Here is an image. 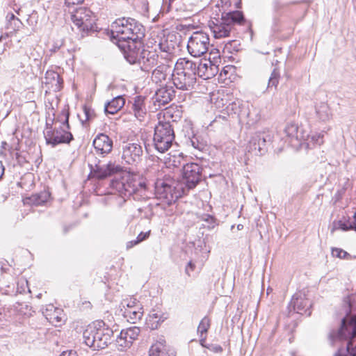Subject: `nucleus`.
<instances>
[{
  "instance_id": "19",
  "label": "nucleus",
  "mask_w": 356,
  "mask_h": 356,
  "mask_svg": "<svg viewBox=\"0 0 356 356\" xmlns=\"http://www.w3.org/2000/svg\"><path fill=\"white\" fill-rule=\"evenodd\" d=\"M172 79L174 86L179 90H189L193 88L196 82V78L188 77L178 72H173Z\"/></svg>"
},
{
  "instance_id": "12",
  "label": "nucleus",
  "mask_w": 356,
  "mask_h": 356,
  "mask_svg": "<svg viewBox=\"0 0 356 356\" xmlns=\"http://www.w3.org/2000/svg\"><path fill=\"white\" fill-rule=\"evenodd\" d=\"M289 306L292 307L293 310L298 314L307 316L311 314L310 307L312 302L305 293L298 292L295 293L292 297Z\"/></svg>"
},
{
  "instance_id": "51",
  "label": "nucleus",
  "mask_w": 356,
  "mask_h": 356,
  "mask_svg": "<svg viewBox=\"0 0 356 356\" xmlns=\"http://www.w3.org/2000/svg\"><path fill=\"white\" fill-rule=\"evenodd\" d=\"M204 347H207V348H209L216 353H220L222 350V347L219 345H211L210 346H207L204 345Z\"/></svg>"
},
{
  "instance_id": "57",
  "label": "nucleus",
  "mask_w": 356,
  "mask_h": 356,
  "mask_svg": "<svg viewBox=\"0 0 356 356\" xmlns=\"http://www.w3.org/2000/svg\"><path fill=\"white\" fill-rule=\"evenodd\" d=\"M5 168L1 161H0V179L4 174Z\"/></svg>"
},
{
  "instance_id": "40",
  "label": "nucleus",
  "mask_w": 356,
  "mask_h": 356,
  "mask_svg": "<svg viewBox=\"0 0 356 356\" xmlns=\"http://www.w3.org/2000/svg\"><path fill=\"white\" fill-rule=\"evenodd\" d=\"M261 134H262L264 140H261L259 142H258L259 152H260V154H264L266 151L265 147L266 143L270 142L271 140V136L269 134L266 133H261Z\"/></svg>"
},
{
  "instance_id": "23",
  "label": "nucleus",
  "mask_w": 356,
  "mask_h": 356,
  "mask_svg": "<svg viewBox=\"0 0 356 356\" xmlns=\"http://www.w3.org/2000/svg\"><path fill=\"white\" fill-rule=\"evenodd\" d=\"M43 83L48 85V88L54 91L60 90L62 85V79L54 71H47L45 74Z\"/></svg>"
},
{
  "instance_id": "28",
  "label": "nucleus",
  "mask_w": 356,
  "mask_h": 356,
  "mask_svg": "<svg viewBox=\"0 0 356 356\" xmlns=\"http://www.w3.org/2000/svg\"><path fill=\"white\" fill-rule=\"evenodd\" d=\"M165 318L163 314L152 310L147 318L146 323L151 330H155L158 328L159 325L164 321Z\"/></svg>"
},
{
  "instance_id": "54",
  "label": "nucleus",
  "mask_w": 356,
  "mask_h": 356,
  "mask_svg": "<svg viewBox=\"0 0 356 356\" xmlns=\"http://www.w3.org/2000/svg\"><path fill=\"white\" fill-rule=\"evenodd\" d=\"M139 243H140V241H138V239L136 238V240H133V241H129L127 243V249H129V248H133L134 245L138 244Z\"/></svg>"
},
{
  "instance_id": "35",
  "label": "nucleus",
  "mask_w": 356,
  "mask_h": 356,
  "mask_svg": "<svg viewBox=\"0 0 356 356\" xmlns=\"http://www.w3.org/2000/svg\"><path fill=\"white\" fill-rule=\"evenodd\" d=\"M50 198V193L47 191H43L39 193L33 195L30 200L35 205H42L47 202Z\"/></svg>"
},
{
  "instance_id": "43",
  "label": "nucleus",
  "mask_w": 356,
  "mask_h": 356,
  "mask_svg": "<svg viewBox=\"0 0 356 356\" xmlns=\"http://www.w3.org/2000/svg\"><path fill=\"white\" fill-rule=\"evenodd\" d=\"M21 25V21L19 19H15V21H10V23H7L6 29H10V32L16 31L19 29Z\"/></svg>"
},
{
  "instance_id": "9",
  "label": "nucleus",
  "mask_w": 356,
  "mask_h": 356,
  "mask_svg": "<svg viewBox=\"0 0 356 356\" xmlns=\"http://www.w3.org/2000/svg\"><path fill=\"white\" fill-rule=\"evenodd\" d=\"M44 135L47 144H51L53 147L60 143H70L73 139L72 134L63 127L54 129L47 127Z\"/></svg>"
},
{
  "instance_id": "46",
  "label": "nucleus",
  "mask_w": 356,
  "mask_h": 356,
  "mask_svg": "<svg viewBox=\"0 0 356 356\" xmlns=\"http://www.w3.org/2000/svg\"><path fill=\"white\" fill-rule=\"evenodd\" d=\"M83 112H84V115H85V117H86V119H85L86 121H89V120H90L91 119L93 118V117H94V112L90 108L84 106L83 107Z\"/></svg>"
},
{
  "instance_id": "59",
  "label": "nucleus",
  "mask_w": 356,
  "mask_h": 356,
  "mask_svg": "<svg viewBox=\"0 0 356 356\" xmlns=\"http://www.w3.org/2000/svg\"><path fill=\"white\" fill-rule=\"evenodd\" d=\"M8 36V34H6L5 35H1L0 36V42L2 40L3 38H6Z\"/></svg>"
},
{
  "instance_id": "25",
  "label": "nucleus",
  "mask_w": 356,
  "mask_h": 356,
  "mask_svg": "<svg viewBox=\"0 0 356 356\" xmlns=\"http://www.w3.org/2000/svg\"><path fill=\"white\" fill-rule=\"evenodd\" d=\"M143 315V308L141 304L137 305L135 307L127 309L123 312V316L127 321L131 323H136L140 321Z\"/></svg>"
},
{
  "instance_id": "11",
  "label": "nucleus",
  "mask_w": 356,
  "mask_h": 356,
  "mask_svg": "<svg viewBox=\"0 0 356 356\" xmlns=\"http://www.w3.org/2000/svg\"><path fill=\"white\" fill-rule=\"evenodd\" d=\"M143 147L140 143L129 142L122 147V159L128 164H135L141 160Z\"/></svg>"
},
{
  "instance_id": "49",
  "label": "nucleus",
  "mask_w": 356,
  "mask_h": 356,
  "mask_svg": "<svg viewBox=\"0 0 356 356\" xmlns=\"http://www.w3.org/2000/svg\"><path fill=\"white\" fill-rule=\"evenodd\" d=\"M204 220L210 224L209 226V227H214L216 225V219L213 216L208 215Z\"/></svg>"
},
{
  "instance_id": "4",
  "label": "nucleus",
  "mask_w": 356,
  "mask_h": 356,
  "mask_svg": "<svg viewBox=\"0 0 356 356\" xmlns=\"http://www.w3.org/2000/svg\"><path fill=\"white\" fill-rule=\"evenodd\" d=\"M154 184L156 198L168 205L172 204L185 193L183 184L170 177L157 179Z\"/></svg>"
},
{
  "instance_id": "31",
  "label": "nucleus",
  "mask_w": 356,
  "mask_h": 356,
  "mask_svg": "<svg viewBox=\"0 0 356 356\" xmlns=\"http://www.w3.org/2000/svg\"><path fill=\"white\" fill-rule=\"evenodd\" d=\"M210 327V319L207 316H204L200 321L197 327V332L200 334V341L202 346H204L206 341V334Z\"/></svg>"
},
{
  "instance_id": "27",
  "label": "nucleus",
  "mask_w": 356,
  "mask_h": 356,
  "mask_svg": "<svg viewBox=\"0 0 356 356\" xmlns=\"http://www.w3.org/2000/svg\"><path fill=\"white\" fill-rule=\"evenodd\" d=\"M124 104L125 99L122 96L115 97L105 104L104 111L106 113L115 114L124 106Z\"/></svg>"
},
{
  "instance_id": "2",
  "label": "nucleus",
  "mask_w": 356,
  "mask_h": 356,
  "mask_svg": "<svg viewBox=\"0 0 356 356\" xmlns=\"http://www.w3.org/2000/svg\"><path fill=\"white\" fill-rule=\"evenodd\" d=\"M335 337L348 339L346 348H341L334 356H356V315L342 320L341 326L337 333L332 332L330 338L333 342Z\"/></svg>"
},
{
  "instance_id": "50",
  "label": "nucleus",
  "mask_w": 356,
  "mask_h": 356,
  "mask_svg": "<svg viewBox=\"0 0 356 356\" xmlns=\"http://www.w3.org/2000/svg\"><path fill=\"white\" fill-rule=\"evenodd\" d=\"M120 335H121L122 337H124L125 339V341H127V345H129L130 346H131L132 343H133V340L132 339H129L128 337V334L126 333V332L122 330L120 333Z\"/></svg>"
},
{
  "instance_id": "32",
  "label": "nucleus",
  "mask_w": 356,
  "mask_h": 356,
  "mask_svg": "<svg viewBox=\"0 0 356 356\" xmlns=\"http://www.w3.org/2000/svg\"><path fill=\"white\" fill-rule=\"evenodd\" d=\"M159 49L161 51V53H164L165 55H161V57H163L165 61L168 60H170V57L171 56V54H172L174 47L172 44H169L168 40L165 39H161L159 44Z\"/></svg>"
},
{
  "instance_id": "53",
  "label": "nucleus",
  "mask_w": 356,
  "mask_h": 356,
  "mask_svg": "<svg viewBox=\"0 0 356 356\" xmlns=\"http://www.w3.org/2000/svg\"><path fill=\"white\" fill-rule=\"evenodd\" d=\"M83 2V0H65V4L67 6L72 5L80 4Z\"/></svg>"
},
{
  "instance_id": "44",
  "label": "nucleus",
  "mask_w": 356,
  "mask_h": 356,
  "mask_svg": "<svg viewBox=\"0 0 356 356\" xmlns=\"http://www.w3.org/2000/svg\"><path fill=\"white\" fill-rule=\"evenodd\" d=\"M309 138L311 139V141L313 142L314 145H320L321 144H322L323 143V135H321V134H315L312 135L311 136H309V138H307V140L306 141L309 140Z\"/></svg>"
},
{
  "instance_id": "26",
  "label": "nucleus",
  "mask_w": 356,
  "mask_h": 356,
  "mask_svg": "<svg viewBox=\"0 0 356 356\" xmlns=\"http://www.w3.org/2000/svg\"><path fill=\"white\" fill-rule=\"evenodd\" d=\"M149 356H175L173 351L167 350L163 341H156L149 349Z\"/></svg>"
},
{
  "instance_id": "7",
  "label": "nucleus",
  "mask_w": 356,
  "mask_h": 356,
  "mask_svg": "<svg viewBox=\"0 0 356 356\" xmlns=\"http://www.w3.org/2000/svg\"><path fill=\"white\" fill-rule=\"evenodd\" d=\"M72 20L80 31L85 33L94 29L95 16L90 10L80 7L72 13Z\"/></svg>"
},
{
  "instance_id": "24",
  "label": "nucleus",
  "mask_w": 356,
  "mask_h": 356,
  "mask_svg": "<svg viewBox=\"0 0 356 356\" xmlns=\"http://www.w3.org/2000/svg\"><path fill=\"white\" fill-rule=\"evenodd\" d=\"M170 72V67L165 63H161L155 68L152 74V80L156 83H162L165 81Z\"/></svg>"
},
{
  "instance_id": "37",
  "label": "nucleus",
  "mask_w": 356,
  "mask_h": 356,
  "mask_svg": "<svg viewBox=\"0 0 356 356\" xmlns=\"http://www.w3.org/2000/svg\"><path fill=\"white\" fill-rule=\"evenodd\" d=\"M140 304L141 303L139 301H138L135 298H127L124 299L121 302V310L124 309V311H127V309L135 307V306H137V305Z\"/></svg>"
},
{
  "instance_id": "60",
  "label": "nucleus",
  "mask_w": 356,
  "mask_h": 356,
  "mask_svg": "<svg viewBox=\"0 0 356 356\" xmlns=\"http://www.w3.org/2000/svg\"><path fill=\"white\" fill-rule=\"evenodd\" d=\"M129 62L131 63H134L136 62V59H129V58H127Z\"/></svg>"
},
{
  "instance_id": "34",
  "label": "nucleus",
  "mask_w": 356,
  "mask_h": 356,
  "mask_svg": "<svg viewBox=\"0 0 356 356\" xmlns=\"http://www.w3.org/2000/svg\"><path fill=\"white\" fill-rule=\"evenodd\" d=\"M261 140H264L262 134H261V133L255 134L249 142V145L248 146V152H252L255 155H261L260 152H259L258 142Z\"/></svg>"
},
{
  "instance_id": "1",
  "label": "nucleus",
  "mask_w": 356,
  "mask_h": 356,
  "mask_svg": "<svg viewBox=\"0 0 356 356\" xmlns=\"http://www.w3.org/2000/svg\"><path fill=\"white\" fill-rule=\"evenodd\" d=\"M143 26L132 18L117 19L111 24V40L127 52L136 48V43L144 35Z\"/></svg>"
},
{
  "instance_id": "47",
  "label": "nucleus",
  "mask_w": 356,
  "mask_h": 356,
  "mask_svg": "<svg viewBox=\"0 0 356 356\" xmlns=\"http://www.w3.org/2000/svg\"><path fill=\"white\" fill-rule=\"evenodd\" d=\"M195 265L194 263H193L191 261H189L186 266L185 268V273L188 275L191 276V273L193 272L195 270Z\"/></svg>"
},
{
  "instance_id": "58",
  "label": "nucleus",
  "mask_w": 356,
  "mask_h": 356,
  "mask_svg": "<svg viewBox=\"0 0 356 356\" xmlns=\"http://www.w3.org/2000/svg\"><path fill=\"white\" fill-rule=\"evenodd\" d=\"M235 4H236V8H239V5L241 4V1H238V0H236Z\"/></svg>"
},
{
  "instance_id": "61",
  "label": "nucleus",
  "mask_w": 356,
  "mask_h": 356,
  "mask_svg": "<svg viewBox=\"0 0 356 356\" xmlns=\"http://www.w3.org/2000/svg\"><path fill=\"white\" fill-rule=\"evenodd\" d=\"M134 49H135V48H133V49H132L131 50H130V51H127V52H125V51H124V53H125V54H129V56H131V51H132V50H134Z\"/></svg>"
},
{
  "instance_id": "45",
  "label": "nucleus",
  "mask_w": 356,
  "mask_h": 356,
  "mask_svg": "<svg viewBox=\"0 0 356 356\" xmlns=\"http://www.w3.org/2000/svg\"><path fill=\"white\" fill-rule=\"evenodd\" d=\"M159 170V166L158 163H154L150 169L147 168L146 171V175L149 178H151L154 176L155 173L158 172Z\"/></svg>"
},
{
  "instance_id": "14",
  "label": "nucleus",
  "mask_w": 356,
  "mask_h": 356,
  "mask_svg": "<svg viewBox=\"0 0 356 356\" xmlns=\"http://www.w3.org/2000/svg\"><path fill=\"white\" fill-rule=\"evenodd\" d=\"M284 132L289 139V143L294 147L302 145L303 143L309 138V135L300 132L297 124L294 123L288 124L285 127Z\"/></svg>"
},
{
  "instance_id": "63",
  "label": "nucleus",
  "mask_w": 356,
  "mask_h": 356,
  "mask_svg": "<svg viewBox=\"0 0 356 356\" xmlns=\"http://www.w3.org/2000/svg\"><path fill=\"white\" fill-rule=\"evenodd\" d=\"M33 59H34L35 60H38V57H35V56H34V57H33Z\"/></svg>"
},
{
  "instance_id": "13",
  "label": "nucleus",
  "mask_w": 356,
  "mask_h": 356,
  "mask_svg": "<svg viewBox=\"0 0 356 356\" xmlns=\"http://www.w3.org/2000/svg\"><path fill=\"white\" fill-rule=\"evenodd\" d=\"M91 172L93 173V176L98 179H103L107 177L111 176L112 175L118 172L121 170V167L119 165H116L112 161H109L107 164L101 165L99 163L95 164L93 166L90 164Z\"/></svg>"
},
{
  "instance_id": "3",
  "label": "nucleus",
  "mask_w": 356,
  "mask_h": 356,
  "mask_svg": "<svg viewBox=\"0 0 356 356\" xmlns=\"http://www.w3.org/2000/svg\"><path fill=\"white\" fill-rule=\"evenodd\" d=\"M113 332L102 322L89 325L83 333V341L93 350L104 349L111 341Z\"/></svg>"
},
{
  "instance_id": "6",
  "label": "nucleus",
  "mask_w": 356,
  "mask_h": 356,
  "mask_svg": "<svg viewBox=\"0 0 356 356\" xmlns=\"http://www.w3.org/2000/svg\"><path fill=\"white\" fill-rule=\"evenodd\" d=\"M175 139L174 129L169 122H159L155 127L154 145L155 149L163 153L172 146Z\"/></svg>"
},
{
  "instance_id": "48",
  "label": "nucleus",
  "mask_w": 356,
  "mask_h": 356,
  "mask_svg": "<svg viewBox=\"0 0 356 356\" xmlns=\"http://www.w3.org/2000/svg\"><path fill=\"white\" fill-rule=\"evenodd\" d=\"M149 234H150V231H148L147 232H140L136 238L138 239V241L142 242L149 237Z\"/></svg>"
},
{
  "instance_id": "21",
  "label": "nucleus",
  "mask_w": 356,
  "mask_h": 356,
  "mask_svg": "<svg viewBox=\"0 0 356 356\" xmlns=\"http://www.w3.org/2000/svg\"><path fill=\"white\" fill-rule=\"evenodd\" d=\"M197 75L204 79L215 76L218 72V67L209 60L201 61L197 66Z\"/></svg>"
},
{
  "instance_id": "41",
  "label": "nucleus",
  "mask_w": 356,
  "mask_h": 356,
  "mask_svg": "<svg viewBox=\"0 0 356 356\" xmlns=\"http://www.w3.org/2000/svg\"><path fill=\"white\" fill-rule=\"evenodd\" d=\"M124 330L128 334V338L129 339H132L133 341H135L138 338L140 332V328L136 326L131 327Z\"/></svg>"
},
{
  "instance_id": "8",
  "label": "nucleus",
  "mask_w": 356,
  "mask_h": 356,
  "mask_svg": "<svg viewBox=\"0 0 356 356\" xmlns=\"http://www.w3.org/2000/svg\"><path fill=\"white\" fill-rule=\"evenodd\" d=\"M209 46V35L204 32L197 31L190 37L187 49L191 56L200 57L208 51Z\"/></svg>"
},
{
  "instance_id": "38",
  "label": "nucleus",
  "mask_w": 356,
  "mask_h": 356,
  "mask_svg": "<svg viewBox=\"0 0 356 356\" xmlns=\"http://www.w3.org/2000/svg\"><path fill=\"white\" fill-rule=\"evenodd\" d=\"M280 72L277 69H274L271 72L270 76L268 79V88H276L279 83Z\"/></svg>"
},
{
  "instance_id": "10",
  "label": "nucleus",
  "mask_w": 356,
  "mask_h": 356,
  "mask_svg": "<svg viewBox=\"0 0 356 356\" xmlns=\"http://www.w3.org/2000/svg\"><path fill=\"white\" fill-rule=\"evenodd\" d=\"M202 168L195 163H186L183 166V179L188 189L196 186L201 179Z\"/></svg>"
},
{
  "instance_id": "17",
  "label": "nucleus",
  "mask_w": 356,
  "mask_h": 356,
  "mask_svg": "<svg viewBox=\"0 0 356 356\" xmlns=\"http://www.w3.org/2000/svg\"><path fill=\"white\" fill-rule=\"evenodd\" d=\"M43 314L47 320L54 326H60L65 321L63 310L53 305H47L43 311Z\"/></svg>"
},
{
  "instance_id": "56",
  "label": "nucleus",
  "mask_w": 356,
  "mask_h": 356,
  "mask_svg": "<svg viewBox=\"0 0 356 356\" xmlns=\"http://www.w3.org/2000/svg\"><path fill=\"white\" fill-rule=\"evenodd\" d=\"M8 23H10V21H15V19H19L17 17H16L14 14L13 13H8L6 16Z\"/></svg>"
},
{
  "instance_id": "52",
  "label": "nucleus",
  "mask_w": 356,
  "mask_h": 356,
  "mask_svg": "<svg viewBox=\"0 0 356 356\" xmlns=\"http://www.w3.org/2000/svg\"><path fill=\"white\" fill-rule=\"evenodd\" d=\"M63 115L65 118L63 124L66 127L67 129H70L69 121H68L69 120V113L67 111H63Z\"/></svg>"
},
{
  "instance_id": "29",
  "label": "nucleus",
  "mask_w": 356,
  "mask_h": 356,
  "mask_svg": "<svg viewBox=\"0 0 356 356\" xmlns=\"http://www.w3.org/2000/svg\"><path fill=\"white\" fill-rule=\"evenodd\" d=\"M125 191L129 194L136 193L145 191L146 184L144 181L136 179H133V182L124 184Z\"/></svg>"
},
{
  "instance_id": "16",
  "label": "nucleus",
  "mask_w": 356,
  "mask_h": 356,
  "mask_svg": "<svg viewBox=\"0 0 356 356\" xmlns=\"http://www.w3.org/2000/svg\"><path fill=\"white\" fill-rule=\"evenodd\" d=\"M113 140L104 134H99L94 138L92 145L97 154L106 155L113 149Z\"/></svg>"
},
{
  "instance_id": "33",
  "label": "nucleus",
  "mask_w": 356,
  "mask_h": 356,
  "mask_svg": "<svg viewBox=\"0 0 356 356\" xmlns=\"http://www.w3.org/2000/svg\"><path fill=\"white\" fill-rule=\"evenodd\" d=\"M337 227L342 230L355 229L356 230V212L353 218H343L337 222Z\"/></svg>"
},
{
  "instance_id": "5",
  "label": "nucleus",
  "mask_w": 356,
  "mask_h": 356,
  "mask_svg": "<svg viewBox=\"0 0 356 356\" xmlns=\"http://www.w3.org/2000/svg\"><path fill=\"white\" fill-rule=\"evenodd\" d=\"M244 17L242 12L230 11L222 13L220 19H216L209 22V27L215 38L228 37L235 24H242Z\"/></svg>"
},
{
  "instance_id": "18",
  "label": "nucleus",
  "mask_w": 356,
  "mask_h": 356,
  "mask_svg": "<svg viewBox=\"0 0 356 356\" xmlns=\"http://www.w3.org/2000/svg\"><path fill=\"white\" fill-rule=\"evenodd\" d=\"M197 64L186 58H179L175 65V72H178L188 77L196 78L197 74Z\"/></svg>"
},
{
  "instance_id": "36",
  "label": "nucleus",
  "mask_w": 356,
  "mask_h": 356,
  "mask_svg": "<svg viewBox=\"0 0 356 356\" xmlns=\"http://www.w3.org/2000/svg\"><path fill=\"white\" fill-rule=\"evenodd\" d=\"M241 104L238 101L229 103L225 108L226 113L229 115H241Z\"/></svg>"
},
{
  "instance_id": "39",
  "label": "nucleus",
  "mask_w": 356,
  "mask_h": 356,
  "mask_svg": "<svg viewBox=\"0 0 356 356\" xmlns=\"http://www.w3.org/2000/svg\"><path fill=\"white\" fill-rule=\"evenodd\" d=\"M332 255L334 257L339 258V259H350L351 256L349 253H348L346 251L338 248H333L332 249Z\"/></svg>"
},
{
  "instance_id": "15",
  "label": "nucleus",
  "mask_w": 356,
  "mask_h": 356,
  "mask_svg": "<svg viewBox=\"0 0 356 356\" xmlns=\"http://www.w3.org/2000/svg\"><path fill=\"white\" fill-rule=\"evenodd\" d=\"M159 54L155 51H149L143 49L138 59L140 65L141 70L145 72H149L153 67L159 65Z\"/></svg>"
},
{
  "instance_id": "22",
  "label": "nucleus",
  "mask_w": 356,
  "mask_h": 356,
  "mask_svg": "<svg viewBox=\"0 0 356 356\" xmlns=\"http://www.w3.org/2000/svg\"><path fill=\"white\" fill-rule=\"evenodd\" d=\"M145 98L142 96H136L133 99L132 111L135 117L142 121L147 113V108L145 103Z\"/></svg>"
},
{
  "instance_id": "42",
  "label": "nucleus",
  "mask_w": 356,
  "mask_h": 356,
  "mask_svg": "<svg viewBox=\"0 0 356 356\" xmlns=\"http://www.w3.org/2000/svg\"><path fill=\"white\" fill-rule=\"evenodd\" d=\"M127 341H125V339L122 337L121 335H118L116 339V346L118 349L120 351H123L130 348L129 345H127Z\"/></svg>"
},
{
  "instance_id": "62",
  "label": "nucleus",
  "mask_w": 356,
  "mask_h": 356,
  "mask_svg": "<svg viewBox=\"0 0 356 356\" xmlns=\"http://www.w3.org/2000/svg\"><path fill=\"white\" fill-rule=\"evenodd\" d=\"M241 227H242V225H238L237 227H238V229H241Z\"/></svg>"
},
{
  "instance_id": "55",
  "label": "nucleus",
  "mask_w": 356,
  "mask_h": 356,
  "mask_svg": "<svg viewBox=\"0 0 356 356\" xmlns=\"http://www.w3.org/2000/svg\"><path fill=\"white\" fill-rule=\"evenodd\" d=\"M60 356H76V353L73 350L64 351Z\"/></svg>"
},
{
  "instance_id": "20",
  "label": "nucleus",
  "mask_w": 356,
  "mask_h": 356,
  "mask_svg": "<svg viewBox=\"0 0 356 356\" xmlns=\"http://www.w3.org/2000/svg\"><path fill=\"white\" fill-rule=\"evenodd\" d=\"M175 92L172 87H161L156 91L153 97L154 105L156 106L157 104L159 107L165 106L172 99L175 97Z\"/></svg>"
},
{
  "instance_id": "64",
  "label": "nucleus",
  "mask_w": 356,
  "mask_h": 356,
  "mask_svg": "<svg viewBox=\"0 0 356 356\" xmlns=\"http://www.w3.org/2000/svg\"><path fill=\"white\" fill-rule=\"evenodd\" d=\"M175 163V160L173 161V165H176V163Z\"/></svg>"
},
{
  "instance_id": "30",
  "label": "nucleus",
  "mask_w": 356,
  "mask_h": 356,
  "mask_svg": "<svg viewBox=\"0 0 356 356\" xmlns=\"http://www.w3.org/2000/svg\"><path fill=\"white\" fill-rule=\"evenodd\" d=\"M316 113L322 121L329 120L332 115L329 106L325 102H321L316 106Z\"/></svg>"
}]
</instances>
